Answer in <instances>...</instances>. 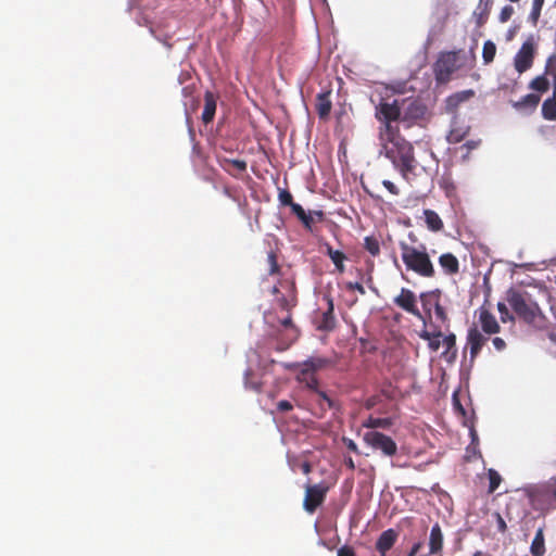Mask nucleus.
I'll return each instance as SVG.
<instances>
[{
	"label": "nucleus",
	"mask_w": 556,
	"mask_h": 556,
	"mask_svg": "<svg viewBox=\"0 0 556 556\" xmlns=\"http://www.w3.org/2000/svg\"><path fill=\"white\" fill-rule=\"evenodd\" d=\"M345 465H346L350 469H352V470H354V469H355L354 460H353L351 457H349L348 459H345Z\"/></svg>",
	"instance_id": "bf43d9fd"
},
{
	"label": "nucleus",
	"mask_w": 556,
	"mask_h": 556,
	"mask_svg": "<svg viewBox=\"0 0 556 556\" xmlns=\"http://www.w3.org/2000/svg\"><path fill=\"white\" fill-rule=\"evenodd\" d=\"M325 247H326V254L330 257V260L334 264L338 271L343 273L344 271V261L346 260V255L339 250H334L329 243H326Z\"/></svg>",
	"instance_id": "b1692460"
},
{
	"label": "nucleus",
	"mask_w": 556,
	"mask_h": 556,
	"mask_svg": "<svg viewBox=\"0 0 556 556\" xmlns=\"http://www.w3.org/2000/svg\"><path fill=\"white\" fill-rule=\"evenodd\" d=\"M548 339H549L552 342L556 343V332H549V333H548Z\"/></svg>",
	"instance_id": "680f3d73"
},
{
	"label": "nucleus",
	"mask_w": 556,
	"mask_h": 556,
	"mask_svg": "<svg viewBox=\"0 0 556 556\" xmlns=\"http://www.w3.org/2000/svg\"><path fill=\"white\" fill-rule=\"evenodd\" d=\"M419 337L422 339V340H426V341H430L433 337H442V333L441 331H438V332H429L427 330H422L420 333H419Z\"/></svg>",
	"instance_id": "603ef678"
},
{
	"label": "nucleus",
	"mask_w": 556,
	"mask_h": 556,
	"mask_svg": "<svg viewBox=\"0 0 556 556\" xmlns=\"http://www.w3.org/2000/svg\"><path fill=\"white\" fill-rule=\"evenodd\" d=\"M469 131V127H453L450 132L447 134V141L450 143H459L465 139Z\"/></svg>",
	"instance_id": "cd10ccee"
},
{
	"label": "nucleus",
	"mask_w": 556,
	"mask_h": 556,
	"mask_svg": "<svg viewBox=\"0 0 556 556\" xmlns=\"http://www.w3.org/2000/svg\"><path fill=\"white\" fill-rule=\"evenodd\" d=\"M315 109L320 119H327L332 109L331 90H325L316 96Z\"/></svg>",
	"instance_id": "a211bd4d"
},
{
	"label": "nucleus",
	"mask_w": 556,
	"mask_h": 556,
	"mask_svg": "<svg viewBox=\"0 0 556 556\" xmlns=\"http://www.w3.org/2000/svg\"><path fill=\"white\" fill-rule=\"evenodd\" d=\"M514 14V8L511 5H505L500 13L498 20L501 23H506L510 20Z\"/></svg>",
	"instance_id": "79ce46f5"
},
{
	"label": "nucleus",
	"mask_w": 556,
	"mask_h": 556,
	"mask_svg": "<svg viewBox=\"0 0 556 556\" xmlns=\"http://www.w3.org/2000/svg\"><path fill=\"white\" fill-rule=\"evenodd\" d=\"M363 441L374 451H378L384 457H393L397 453L396 442L383 432L371 430L365 432Z\"/></svg>",
	"instance_id": "423d86ee"
},
{
	"label": "nucleus",
	"mask_w": 556,
	"mask_h": 556,
	"mask_svg": "<svg viewBox=\"0 0 556 556\" xmlns=\"http://www.w3.org/2000/svg\"><path fill=\"white\" fill-rule=\"evenodd\" d=\"M364 247L372 256H377L380 253V243L375 237H366L364 240Z\"/></svg>",
	"instance_id": "72a5a7b5"
},
{
	"label": "nucleus",
	"mask_w": 556,
	"mask_h": 556,
	"mask_svg": "<svg viewBox=\"0 0 556 556\" xmlns=\"http://www.w3.org/2000/svg\"><path fill=\"white\" fill-rule=\"evenodd\" d=\"M442 344L445 346L446 351L445 353H448L451 350H454V353L456 352V336L454 333H450L445 336L442 340Z\"/></svg>",
	"instance_id": "ea45409f"
},
{
	"label": "nucleus",
	"mask_w": 556,
	"mask_h": 556,
	"mask_svg": "<svg viewBox=\"0 0 556 556\" xmlns=\"http://www.w3.org/2000/svg\"><path fill=\"white\" fill-rule=\"evenodd\" d=\"M346 288L349 290H355L358 293H361L362 295H364L366 293L365 288L361 282H348Z\"/></svg>",
	"instance_id": "3c124183"
},
{
	"label": "nucleus",
	"mask_w": 556,
	"mask_h": 556,
	"mask_svg": "<svg viewBox=\"0 0 556 556\" xmlns=\"http://www.w3.org/2000/svg\"><path fill=\"white\" fill-rule=\"evenodd\" d=\"M312 392H314L319 397V403H321V402L326 403L328 408L337 407V403L334 402V400H332L327 394V392L320 390L319 387H317V390H312Z\"/></svg>",
	"instance_id": "e433bc0d"
},
{
	"label": "nucleus",
	"mask_w": 556,
	"mask_h": 556,
	"mask_svg": "<svg viewBox=\"0 0 556 556\" xmlns=\"http://www.w3.org/2000/svg\"><path fill=\"white\" fill-rule=\"evenodd\" d=\"M344 443H345L346 447H348L350 451H352V452H354V453H358V447H357L356 443H355L353 440H351V439L345 440V439H344Z\"/></svg>",
	"instance_id": "5fc2aeb1"
},
{
	"label": "nucleus",
	"mask_w": 556,
	"mask_h": 556,
	"mask_svg": "<svg viewBox=\"0 0 556 556\" xmlns=\"http://www.w3.org/2000/svg\"><path fill=\"white\" fill-rule=\"evenodd\" d=\"M338 556H356L354 548L350 545H343L338 549Z\"/></svg>",
	"instance_id": "de8ad7c7"
},
{
	"label": "nucleus",
	"mask_w": 556,
	"mask_h": 556,
	"mask_svg": "<svg viewBox=\"0 0 556 556\" xmlns=\"http://www.w3.org/2000/svg\"><path fill=\"white\" fill-rule=\"evenodd\" d=\"M542 115L546 121L556 119V91L553 90V96L543 102Z\"/></svg>",
	"instance_id": "a878e982"
},
{
	"label": "nucleus",
	"mask_w": 556,
	"mask_h": 556,
	"mask_svg": "<svg viewBox=\"0 0 556 556\" xmlns=\"http://www.w3.org/2000/svg\"><path fill=\"white\" fill-rule=\"evenodd\" d=\"M506 301L521 321L540 330L547 327L546 316L529 292L511 288L507 291Z\"/></svg>",
	"instance_id": "f03ea898"
},
{
	"label": "nucleus",
	"mask_w": 556,
	"mask_h": 556,
	"mask_svg": "<svg viewBox=\"0 0 556 556\" xmlns=\"http://www.w3.org/2000/svg\"><path fill=\"white\" fill-rule=\"evenodd\" d=\"M424 215L429 230L438 232L443 229V222L437 212L428 208L424 211Z\"/></svg>",
	"instance_id": "393cba45"
},
{
	"label": "nucleus",
	"mask_w": 556,
	"mask_h": 556,
	"mask_svg": "<svg viewBox=\"0 0 556 556\" xmlns=\"http://www.w3.org/2000/svg\"><path fill=\"white\" fill-rule=\"evenodd\" d=\"M439 264L443 271L448 276L456 275L459 271V262L453 253L447 252L441 254L439 257Z\"/></svg>",
	"instance_id": "4be33fe9"
},
{
	"label": "nucleus",
	"mask_w": 556,
	"mask_h": 556,
	"mask_svg": "<svg viewBox=\"0 0 556 556\" xmlns=\"http://www.w3.org/2000/svg\"><path fill=\"white\" fill-rule=\"evenodd\" d=\"M329 486L326 483L307 485L303 500V508L308 514H314L316 509L325 502Z\"/></svg>",
	"instance_id": "0eeeda50"
},
{
	"label": "nucleus",
	"mask_w": 556,
	"mask_h": 556,
	"mask_svg": "<svg viewBox=\"0 0 556 556\" xmlns=\"http://www.w3.org/2000/svg\"><path fill=\"white\" fill-rule=\"evenodd\" d=\"M323 299L327 304V309L321 313L320 319L317 323V329L323 331H331L336 326L333 299L329 293L324 294Z\"/></svg>",
	"instance_id": "ddd939ff"
},
{
	"label": "nucleus",
	"mask_w": 556,
	"mask_h": 556,
	"mask_svg": "<svg viewBox=\"0 0 556 556\" xmlns=\"http://www.w3.org/2000/svg\"><path fill=\"white\" fill-rule=\"evenodd\" d=\"M405 100L394 99L392 102L382 99L375 108V118L379 122L378 140L380 154L389 159L404 179L415 173L417 161L414 147L407 141L394 123L402 121V109Z\"/></svg>",
	"instance_id": "f257e3e1"
},
{
	"label": "nucleus",
	"mask_w": 556,
	"mask_h": 556,
	"mask_svg": "<svg viewBox=\"0 0 556 556\" xmlns=\"http://www.w3.org/2000/svg\"><path fill=\"white\" fill-rule=\"evenodd\" d=\"M489 477V493H493L496 491V489L500 486L502 482V477L495 469H489L488 471Z\"/></svg>",
	"instance_id": "f704fd0d"
},
{
	"label": "nucleus",
	"mask_w": 556,
	"mask_h": 556,
	"mask_svg": "<svg viewBox=\"0 0 556 556\" xmlns=\"http://www.w3.org/2000/svg\"><path fill=\"white\" fill-rule=\"evenodd\" d=\"M543 4H544L543 2H538V1H533V3H532V10L529 15V20L532 22L533 25H535L539 21Z\"/></svg>",
	"instance_id": "58836bf2"
},
{
	"label": "nucleus",
	"mask_w": 556,
	"mask_h": 556,
	"mask_svg": "<svg viewBox=\"0 0 556 556\" xmlns=\"http://www.w3.org/2000/svg\"><path fill=\"white\" fill-rule=\"evenodd\" d=\"M540 101V97L533 93L525 96L520 102L516 103V106H531L535 108Z\"/></svg>",
	"instance_id": "4c0bfd02"
},
{
	"label": "nucleus",
	"mask_w": 556,
	"mask_h": 556,
	"mask_svg": "<svg viewBox=\"0 0 556 556\" xmlns=\"http://www.w3.org/2000/svg\"><path fill=\"white\" fill-rule=\"evenodd\" d=\"M393 302L396 306L412 314L413 316L418 318L421 317V314L417 307L416 295L412 290L402 288L400 294L394 298Z\"/></svg>",
	"instance_id": "9d476101"
},
{
	"label": "nucleus",
	"mask_w": 556,
	"mask_h": 556,
	"mask_svg": "<svg viewBox=\"0 0 556 556\" xmlns=\"http://www.w3.org/2000/svg\"><path fill=\"white\" fill-rule=\"evenodd\" d=\"M268 274L270 276L280 274V266L278 264L277 254L274 251H269L267 254Z\"/></svg>",
	"instance_id": "7c9ffc66"
},
{
	"label": "nucleus",
	"mask_w": 556,
	"mask_h": 556,
	"mask_svg": "<svg viewBox=\"0 0 556 556\" xmlns=\"http://www.w3.org/2000/svg\"><path fill=\"white\" fill-rule=\"evenodd\" d=\"M225 163H228V164L232 165L239 172H244L247 169V162L243 161V160L225 159Z\"/></svg>",
	"instance_id": "c03bdc74"
},
{
	"label": "nucleus",
	"mask_w": 556,
	"mask_h": 556,
	"mask_svg": "<svg viewBox=\"0 0 556 556\" xmlns=\"http://www.w3.org/2000/svg\"><path fill=\"white\" fill-rule=\"evenodd\" d=\"M429 553L427 556L438 555L443 548V534L439 523H435L429 535Z\"/></svg>",
	"instance_id": "412c9836"
},
{
	"label": "nucleus",
	"mask_w": 556,
	"mask_h": 556,
	"mask_svg": "<svg viewBox=\"0 0 556 556\" xmlns=\"http://www.w3.org/2000/svg\"><path fill=\"white\" fill-rule=\"evenodd\" d=\"M383 187L393 195H399L400 190L399 188L390 180H383L382 181Z\"/></svg>",
	"instance_id": "09e8293b"
},
{
	"label": "nucleus",
	"mask_w": 556,
	"mask_h": 556,
	"mask_svg": "<svg viewBox=\"0 0 556 556\" xmlns=\"http://www.w3.org/2000/svg\"><path fill=\"white\" fill-rule=\"evenodd\" d=\"M391 425H392V421L390 418L369 417L368 420L364 424V427L376 430L378 428H382V429L390 428Z\"/></svg>",
	"instance_id": "c85d7f7f"
},
{
	"label": "nucleus",
	"mask_w": 556,
	"mask_h": 556,
	"mask_svg": "<svg viewBox=\"0 0 556 556\" xmlns=\"http://www.w3.org/2000/svg\"><path fill=\"white\" fill-rule=\"evenodd\" d=\"M405 105L402 109L403 122H416L424 118L427 108L418 100L404 99Z\"/></svg>",
	"instance_id": "f8f14e48"
},
{
	"label": "nucleus",
	"mask_w": 556,
	"mask_h": 556,
	"mask_svg": "<svg viewBox=\"0 0 556 556\" xmlns=\"http://www.w3.org/2000/svg\"><path fill=\"white\" fill-rule=\"evenodd\" d=\"M492 343L496 351L502 352L506 349V342L504 339L500 337H495L492 339Z\"/></svg>",
	"instance_id": "8fccbe9b"
},
{
	"label": "nucleus",
	"mask_w": 556,
	"mask_h": 556,
	"mask_svg": "<svg viewBox=\"0 0 556 556\" xmlns=\"http://www.w3.org/2000/svg\"><path fill=\"white\" fill-rule=\"evenodd\" d=\"M497 311H498V313L501 315L502 323L505 324L508 320H513L514 319L513 315L509 314V311H508V308H507L505 303L498 302L497 303Z\"/></svg>",
	"instance_id": "a19ab883"
},
{
	"label": "nucleus",
	"mask_w": 556,
	"mask_h": 556,
	"mask_svg": "<svg viewBox=\"0 0 556 556\" xmlns=\"http://www.w3.org/2000/svg\"><path fill=\"white\" fill-rule=\"evenodd\" d=\"M397 539V533L393 529H388L383 531L377 542L376 549L380 554V556H386L387 553L393 547Z\"/></svg>",
	"instance_id": "6ab92c4d"
},
{
	"label": "nucleus",
	"mask_w": 556,
	"mask_h": 556,
	"mask_svg": "<svg viewBox=\"0 0 556 556\" xmlns=\"http://www.w3.org/2000/svg\"><path fill=\"white\" fill-rule=\"evenodd\" d=\"M218 96L207 90L204 93V106L201 115L203 124L207 125L214 121Z\"/></svg>",
	"instance_id": "f3484780"
},
{
	"label": "nucleus",
	"mask_w": 556,
	"mask_h": 556,
	"mask_svg": "<svg viewBox=\"0 0 556 556\" xmlns=\"http://www.w3.org/2000/svg\"><path fill=\"white\" fill-rule=\"evenodd\" d=\"M530 498L540 505L541 509L556 508V477L532 488Z\"/></svg>",
	"instance_id": "39448f33"
},
{
	"label": "nucleus",
	"mask_w": 556,
	"mask_h": 556,
	"mask_svg": "<svg viewBox=\"0 0 556 556\" xmlns=\"http://www.w3.org/2000/svg\"><path fill=\"white\" fill-rule=\"evenodd\" d=\"M434 313L438 319H440L442 323L447 321V314L445 312V308L439 303V301L434 304Z\"/></svg>",
	"instance_id": "37998d69"
},
{
	"label": "nucleus",
	"mask_w": 556,
	"mask_h": 556,
	"mask_svg": "<svg viewBox=\"0 0 556 556\" xmlns=\"http://www.w3.org/2000/svg\"><path fill=\"white\" fill-rule=\"evenodd\" d=\"M304 362L306 363V366H308L316 374L336 365L333 359L325 356H311Z\"/></svg>",
	"instance_id": "5701e85b"
},
{
	"label": "nucleus",
	"mask_w": 556,
	"mask_h": 556,
	"mask_svg": "<svg viewBox=\"0 0 556 556\" xmlns=\"http://www.w3.org/2000/svg\"><path fill=\"white\" fill-rule=\"evenodd\" d=\"M480 141L469 140L465 143L468 150H473L479 146Z\"/></svg>",
	"instance_id": "4d7b16f0"
},
{
	"label": "nucleus",
	"mask_w": 556,
	"mask_h": 556,
	"mask_svg": "<svg viewBox=\"0 0 556 556\" xmlns=\"http://www.w3.org/2000/svg\"><path fill=\"white\" fill-rule=\"evenodd\" d=\"M530 87L535 91L545 92L549 88V81L544 75H541L531 81Z\"/></svg>",
	"instance_id": "473e14b6"
},
{
	"label": "nucleus",
	"mask_w": 556,
	"mask_h": 556,
	"mask_svg": "<svg viewBox=\"0 0 556 556\" xmlns=\"http://www.w3.org/2000/svg\"><path fill=\"white\" fill-rule=\"evenodd\" d=\"M303 470H304V472H306V473H307V472H309V470H311L309 465H308V464H305V465L303 466Z\"/></svg>",
	"instance_id": "e2e57ef3"
},
{
	"label": "nucleus",
	"mask_w": 556,
	"mask_h": 556,
	"mask_svg": "<svg viewBox=\"0 0 556 556\" xmlns=\"http://www.w3.org/2000/svg\"><path fill=\"white\" fill-rule=\"evenodd\" d=\"M492 3H493L492 0H479L478 9L481 10V12L479 13V18H478L479 25H482L485 22L489 13L491 11Z\"/></svg>",
	"instance_id": "2f4dec72"
},
{
	"label": "nucleus",
	"mask_w": 556,
	"mask_h": 556,
	"mask_svg": "<svg viewBox=\"0 0 556 556\" xmlns=\"http://www.w3.org/2000/svg\"><path fill=\"white\" fill-rule=\"evenodd\" d=\"M292 369L296 372L295 379L298 382L304 384L309 391L317 390V387H319V380L316 372L306 366L304 361L293 364Z\"/></svg>",
	"instance_id": "1a4fd4ad"
},
{
	"label": "nucleus",
	"mask_w": 556,
	"mask_h": 556,
	"mask_svg": "<svg viewBox=\"0 0 556 556\" xmlns=\"http://www.w3.org/2000/svg\"><path fill=\"white\" fill-rule=\"evenodd\" d=\"M421 546H422V544L420 542L415 543L412 546V549H410L408 556H415L420 551Z\"/></svg>",
	"instance_id": "6e6d98bb"
},
{
	"label": "nucleus",
	"mask_w": 556,
	"mask_h": 556,
	"mask_svg": "<svg viewBox=\"0 0 556 556\" xmlns=\"http://www.w3.org/2000/svg\"><path fill=\"white\" fill-rule=\"evenodd\" d=\"M277 409L281 413H287L293 409V405L291 402L282 400L277 403Z\"/></svg>",
	"instance_id": "49530a36"
},
{
	"label": "nucleus",
	"mask_w": 556,
	"mask_h": 556,
	"mask_svg": "<svg viewBox=\"0 0 556 556\" xmlns=\"http://www.w3.org/2000/svg\"><path fill=\"white\" fill-rule=\"evenodd\" d=\"M280 286L288 290L287 294H281L276 298L278 306L287 312H290L298 302L295 285L292 281H280Z\"/></svg>",
	"instance_id": "4468645a"
},
{
	"label": "nucleus",
	"mask_w": 556,
	"mask_h": 556,
	"mask_svg": "<svg viewBox=\"0 0 556 556\" xmlns=\"http://www.w3.org/2000/svg\"><path fill=\"white\" fill-rule=\"evenodd\" d=\"M475 94L476 93L472 89H467V90L457 91V92L448 96L445 101L446 110L448 112L456 111L462 103L469 101L470 99H472L475 97Z\"/></svg>",
	"instance_id": "aec40b11"
},
{
	"label": "nucleus",
	"mask_w": 556,
	"mask_h": 556,
	"mask_svg": "<svg viewBox=\"0 0 556 556\" xmlns=\"http://www.w3.org/2000/svg\"><path fill=\"white\" fill-rule=\"evenodd\" d=\"M479 324L481 326V331L491 336L498 333L501 330V326L497 323L495 316L484 306H481L478 309Z\"/></svg>",
	"instance_id": "2eb2a0df"
},
{
	"label": "nucleus",
	"mask_w": 556,
	"mask_h": 556,
	"mask_svg": "<svg viewBox=\"0 0 556 556\" xmlns=\"http://www.w3.org/2000/svg\"><path fill=\"white\" fill-rule=\"evenodd\" d=\"M493 516L496 520L497 530L501 533H505L507 530V525H506V521L504 520V518L502 517V515L500 513H494Z\"/></svg>",
	"instance_id": "a18cd8bd"
},
{
	"label": "nucleus",
	"mask_w": 556,
	"mask_h": 556,
	"mask_svg": "<svg viewBox=\"0 0 556 556\" xmlns=\"http://www.w3.org/2000/svg\"><path fill=\"white\" fill-rule=\"evenodd\" d=\"M273 294L277 296L281 295L280 294V291H279V288L277 286H274L273 287V290H271Z\"/></svg>",
	"instance_id": "052dcab7"
},
{
	"label": "nucleus",
	"mask_w": 556,
	"mask_h": 556,
	"mask_svg": "<svg viewBox=\"0 0 556 556\" xmlns=\"http://www.w3.org/2000/svg\"><path fill=\"white\" fill-rule=\"evenodd\" d=\"M510 2H518L519 0H509Z\"/></svg>",
	"instance_id": "338daca9"
},
{
	"label": "nucleus",
	"mask_w": 556,
	"mask_h": 556,
	"mask_svg": "<svg viewBox=\"0 0 556 556\" xmlns=\"http://www.w3.org/2000/svg\"><path fill=\"white\" fill-rule=\"evenodd\" d=\"M460 51L441 52L433 64V74L438 84H446L452 75L462 67Z\"/></svg>",
	"instance_id": "20e7f679"
},
{
	"label": "nucleus",
	"mask_w": 556,
	"mask_h": 556,
	"mask_svg": "<svg viewBox=\"0 0 556 556\" xmlns=\"http://www.w3.org/2000/svg\"><path fill=\"white\" fill-rule=\"evenodd\" d=\"M530 551L533 556H542L545 553L544 534L542 529L536 531L531 543Z\"/></svg>",
	"instance_id": "bb28decb"
},
{
	"label": "nucleus",
	"mask_w": 556,
	"mask_h": 556,
	"mask_svg": "<svg viewBox=\"0 0 556 556\" xmlns=\"http://www.w3.org/2000/svg\"><path fill=\"white\" fill-rule=\"evenodd\" d=\"M440 338H441V337H433V338L428 342V346H429V349H430L431 351L437 352V351L440 349V345H441Z\"/></svg>",
	"instance_id": "864d4df0"
},
{
	"label": "nucleus",
	"mask_w": 556,
	"mask_h": 556,
	"mask_svg": "<svg viewBox=\"0 0 556 556\" xmlns=\"http://www.w3.org/2000/svg\"><path fill=\"white\" fill-rule=\"evenodd\" d=\"M496 54V46L493 41L486 40L482 49V58L485 64L493 62Z\"/></svg>",
	"instance_id": "c756f323"
},
{
	"label": "nucleus",
	"mask_w": 556,
	"mask_h": 556,
	"mask_svg": "<svg viewBox=\"0 0 556 556\" xmlns=\"http://www.w3.org/2000/svg\"><path fill=\"white\" fill-rule=\"evenodd\" d=\"M472 556H483L482 552L478 551Z\"/></svg>",
	"instance_id": "0e129e2a"
},
{
	"label": "nucleus",
	"mask_w": 556,
	"mask_h": 556,
	"mask_svg": "<svg viewBox=\"0 0 556 556\" xmlns=\"http://www.w3.org/2000/svg\"><path fill=\"white\" fill-rule=\"evenodd\" d=\"M466 341L470 351V359L473 362L480 354L482 346L488 341V338L476 325H472L467 331Z\"/></svg>",
	"instance_id": "9b49d317"
},
{
	"label": "nucleus",
	"mask_w": 556,
	"mask_h": 556,
	"mask_svg": "<svg viewBox=\"0 0 556 556\" xmlns=\"http://www.w3.org/2000/svg\"><path fill=\"white\" fill-rule=\"evenodd\" d=\"M278 199H279V201H280V203H281L282 205H288V206H290V208H291V212H292V213H293V207H294L295 205H299L298 203H295V202L293 201V197H292V194H291L288 190H286V189L280 190L279 195H278Z\"/></svg>",
	"instance_id": "c9c22d12"
},
{
	"label": "nucleus",
	"mask_w": 556,
	"mask_h": 556,
	"mask_svg": "<svg viewBox=\"0 0 556 556\" xmlns=\"http://www.w3.org/2000/svg\"><path fill=\"white\" fill-rule=\"evenodd\" d=\"M293 214L301 220L303 226L309 231H312L313 224L315 222H323L325 218V213L323 211L313 210L306 213L301 205H295L293 207Z\"/></svg>",
	"instance_id": "dca6fc26"
},
{
	"label": "nucleus",
	"mask_w": 556,
	"mask_h": 556,
	"mask_svg": "<svg viewBox=\"0 0 556 556\" xmlns=\"http://www.w3.org/2000/svg\"><path fill=\"white\" fill-rule=\"evenodd\" d=\"M402 261L408 271H413L424 278H433L435 269L427 249L424 244L420 248L409 245L405 241H400Z\"/></svg>",
	"instance_id": "7ed1b4c3"
},
{
	"label": "nucleus",
	"mask_w": 556,
	"mask_h": 556,
	"mask_svg": "<svg viewBox=\"0 0 556 556\" xmlns=\"http://www.w3.org/2000/svg\"><path fill=\"white\" fill-rule=\"evenodd\" d=\"M534 59V46L531 40H527L522 43L521 48L517 52L514 65L518 73H523L528 71L532 64Z\"/></svg>",
	"instance_id": "6e6552de"
},
{
	"label": "nucleus",
	"mask_w": 556,
	"mask_h": 556,
	"mask_svg": "<svg viewBox=\"0 0 556 556\" xmlns=\"http://www.w3.org/2000/svg\"><path fill=\"white\" fill-rule=\"evenodd\" d=\"M281 325H282L283 327H286V328H287V327H292V326H293V323H292V318H291V316L289 315V316H287L285 319H282V320H281Z\"/></svg>",
	"instance_id": "13d9d810"
},
{
	"label": "nucleus",
	"mask_w": 556,
	"mask_h": 556,
	"mask_svg": "<svg viewBox=\"0 0 556 556\" xmlns=\"http://www.w3.org/2000/svg\"><path fill=\"white\" fill-rule=\"evenodd\" d=\"M393 262H394V265H395L396 267H399V262H397L396 256H394Z\"/></svg>",
	"instance_id": "69168bd1"
}]
</instances>
